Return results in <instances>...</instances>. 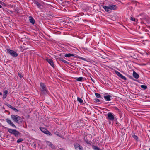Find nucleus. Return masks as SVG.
<instances>
[{
    "label": "nucleus",
    "instance_id": "1",
    "mask_svg": "<svg viewBox=\"0 0 150 150\" xmlns=\"http://www.w3.org/2000/svg\"><path fill=\"white\" fill-rule=\"evenodd\" d=\"M11 117L15 122L16 123H19L22 122V120L21 118L18 115H11Z\"/></svg>",
    "mask_w": 150,
    "mask_h": 150
},
{
    "label": "nucleus",
    "instance_id": "2",
    "mask_svg": "<svg viewBox=\"0 0 150 150\" xmlns=\"http://www.w3.org/2000/svg\"><path fill=\"white\" fill-rule=\"evenodd\" d=\"M40 85L41 87L40 93L42 94H46L47 93V90L46 86L42 83H40Z\"/></svg>",
    "mask_w": 150,
    "mask_h": 150
},
{
    "label": "nucleus",
    "instance_id": "3",
    "mask_svg": "<svg viewBox=\"0 0 150 150\" xmlns=\"http://www.w3.org/2000/svg\"><path fill=\"white\" fill-rule=\"evenodd\" d=\"M8 131L9 133L13 134L16 137H18L20 136V133L19 132L15 129H9Z\"/></svg>",
    "mask_w": 150,
    "mask_h": 150
},
{
    "label": "nucleus",
    "instance_id": "4",
    "mask_svg": "<svg viewBox=\"0 0 150 150\" xmlns=\"http://www.w3.org/2000/svg\"><path fill=\"white\" fill-rule=\"evenodd\" d=\"M40 129L42 131V132L45 134L49 136H50L52 135V134L50 132L48 131L45 128L40 127Z\"/></svg>",
    "mask_w": 150,
    "mask_h": 150
},
{
    "label": "nucleus",
    "instance_id": "5",
    "mask_svg": "<svg viewBox=\"0 0 150 150\" xmlns=\"http://www.w3.org/2000/svg\"><path fill=\"white\" fill-rule=\"evenodd\" d=\"M7 51L12 56L17 57L18 55V54L13 50L8 49H7Z\"/></svg>",
    "mask_w": 150,
    "mask_h": 150
},
{
    "label": "nucleus",
    "instance_id": "6",
    "mask_svg": "<svg viewBox=\"0 0 150 150\" xmlns=\"http://www.w3.org/2000/svg\"><path fill=\"white\" fill-rule=\"evenodd\" d=\"M74 146L76 150H82V147L79 144L76 143L74 144Z\"/></svg>",
    "mask_w": 150,
    "mask_h": 150
},
{
    "label": "nucleus",
    "instance_id": "7",
    "mask_svg": "<svg viewBox=\"0 0 150 150\" xmlns=\"http://www.w3.org/2000/svg\"><path fill=\"white\" fill-rule=\"evenodd\" d=\"M107 115L108 119L110 120H113L114 119V115H113L112 113H108Z\"/></svg>",
    "mask_w": 150,
    "mask_h": 150
},
{
    "label": "nucleus",
    "instance_id": "8",
    "mask_svg": "<svg viewBox=\"0 0 150 150\" xmlns=\"http://www.w3.org/2000/svg\"><path fill=\"white\" fill-rule=\"evenodd\" d=\"M110 10H115L117 8V6L111 4L109 5Z\"/></svg>",
    "mask_w": 150,
    "mask_h": 150
},
{
    "label": "nucleus",
    "instance_id": "9",
    "mask_svg": "<svg viewBox=\"0 0 150 150\" xmlns=\"http://www.w3.org/2000/svg\"><path fill=\"white\" fill-rule=\"evenodd\" d=\"M6 121L7 123L10 125L11 126L14 127H15V128H16V127L15 125L11 121V120L8 119H6Z\"/></svg>",
    "mask_w": 150,
    "mask_h": 150
},
{
    "label": "nucleus",
    "instance_id": "10",
    "mask_svg": "<svg viewBox=\"0 0 150 150\" xmlns=\"http://www.w3.org/2000/svg\"><path fill=\"white\" fill-rule=\"evenodd\" d=\"M46 60L53 67H54V65L53 60L51 59L48 58L46 59Z\"/></svg>",
    "mask_w": 150,
    "mask_h": 150
},
{
    "label": "nucleus",
    "instance_id": "11",
    "mask_svg": "<svg viewBox=\"0 0 150 150\" xmlns=\"http://www.w3.org/2000/svg\"><path fill=\"white\" fill-rule=\"evenodd\" d=\"M115 72L117 75L122 79L125 80L126 79V78L121 74L120 72L117 71H116Z\"/></svg>",
    "mask_w": 150,
    "mask_h": 150
},
{
    "label": "nucleus",
    "instance_id": "12",
    "mask_svg": "<svg viewBox=\"0 0 150 150\" xmlns=\"http://www.w3.org/2000/svg\"><path fill=\"white\" fill-rule=\"evenodd\" d=\"M133 75L134 77L136 79H138L139 77V75L134 71L133 72Z\"/></svg>",
    "mask_w": 150,
    "mask_h": 150
},
{
    "label": "nucleus",
    "instance_id": "13",
    "mask_svg": "<svg viewBox=\"0 0 150 150\" xmlns=\"http://www.w3.org/2000/svg\"><path fill=\"white\" fill-rule=\"evenodd\" d=\"M111 96L110 95H108L106 96H105L104 98L105 100L106 101H110L111 100L110 99Z\"/></svg>",
    "mask_w": 150,
    "mask_h": 150
},
{
    "label": "nucleus",
    "instance_id": "14",
    "mask_svg": "<svg viewBox=\"0 0 150 150\" xmlns=\"http://www.w3.org/2000/svg\"><path fill=\"white\" fill-rule=\"evenodd\" d=\"M29 20L30 22H31L32 24H33L35 23V20L31 16H30L29 17Z\"/></svg>",
    "mask_w": 150,
    "mask_h": 150
},
{
    "label": "nucleus",
    "instance_id": "15",
    "mask_svg": "<svg viewBox=\"0 0 150 150\" xmlns=\"http://www.w3.org/2000/svg\"><path fill=\"white\" fill-rule=\"evenodd\" d=\"M103 8L105 10L108 12H109L110 11V10L109 6H103Z\"/></svg>",
    "mask_w": 150,
    "mask_h": 150
},
{
    "label": "nucleus",
    "instance_id": "16",
    "mask_svg": "<svg viewBox=\"0 0 150 150\" xmlns=\"http://www.w3.org/2000/svg\"><path fill=\"white\" fill-rule=\"evenodd\" d=\"M8 91L7 90H5L4 91V94H3V98H5L7 96V95L8 94Z\"/></svg>",
    "mask_w": 150,
    "mask_h": 150
},
{
    "label": "nucleus",
    "instance_id": "17",
    "mask_svg": "<svg viewBox=\"0 0 150 150\" xmlns=\"http://www.w3.org/2000/svg\"><path fill=\"white\" fill-rule=\"evenodd\" d=\"M64 56L66 57H69L71 56H74V55L73 54L69 53L65 54Z\"/></svg>",
    "mask_w": 150,
    "mask_h": 150
},
{
    "label": "nucleus",
    "instance_id": "18",
    "mask_svg": "<svg viewBox=\"0 0 150 150\" xmlns=\"http://www.w3.org/2000/svg\"><path fill=\"white\" fill-rule=\"evenodd\" d=\"M93 148L94 150H102L100 149L98 147L96 146H94L93 147Z\"/></svg>",
    "mask_w": 150,
    "mask_h": 150
},
{
    "label": "nucleus",
    "instance_id": "19",
    "mask_svg": "<svg viewBox=\"0 0 150 150\" xmlns=\"http://www.w3.org/2000/svg\"><path fill=\"white\" fill-rule=\"evenodd\" d=\"M76 80L78 81H81L83 79V78L82 77H79V78H76Z\"/></svg>",
    "mask_w": 150,
    "mask_h": 150
},
{
    "label": "nucleus",
    "instance_id": "20",
    "mask_svg": "<svg viewBox=\"0 0 150 150\" xmlns=\"http://www.w3.org/2000/svg\"><path fill=\"white\" fill-rule=\"evenodd\" d=\"M141 87L144 90L146 89L147 88V87L146 86L144 85H141Z\"/></svg>",
    "mask_w": 150,
    "mask_h": 150
},
{
    "label": "nucleus",
    "instance_id": "21",
    "mask_svg": "<svg viewBox=\"0 0 150 150\" xmlns=\"http://www.w3.org/2000/svg\"><path fill=\"white\" fill-rule=\"evenodd\" d=\"M77 100L80 103H82L83 102V100L79 97L77 98Z\"/></svg>",
    "mask_w": 150,
    "mask_h": 150
},
{
    "label": "nucleus",
    "instance_id": "22",
    "mask_svg": "<svg viewBox=\"0 0 150 150\" xmlns=\"http://www.w3.org/2000/svg\"><path fill=\"white\" fill-rule=\"evenodd\" d=\"M23 140L22 138H19L18 140H17V142L18 143H19L21 142Z\"/></svg>",
    "mask_w": 150,
    "mask_h": 150
},
{
    "label": "nucleus",
    "instance_id": "23",
    "mask_svg": "<svg viewBox=\"0 0 150 150\" xmlns=\"http://www.w3.org/2000/svg\"><path fill=\"white\" fill-rule=\"evenodd\" d=\"M95 95L98 98H100V95L99 93H95Z\"/></svg>",
    "mask_w": 150,
    "mask_h": 150
},
{
    "label": "nucleus",
    "instance_id": "24",
    "mask_svg": "<svg viewBox=\"0 0 150 150\" xmlns=\"http://www.w3.org/2000/svg\"><path fill=\"white\" fill-rule=\"evenodd\" d=\"M35 3L38 7H40L41 6L40 4L38 2L36 1Z\"/></svg>",
    "mask_w": 150,
    "mask_h": 150
},
{
    "label": "nucleus",
    "instance_id": "25",
    "mask_svg": "<svg viewBox=\"0 0 150 150\" xmlns=\"http://www.w3.org/2000/svg\"><path fill=\"white\" fill-rule=\"evenodd\" d=\"M62 62H63L64 63L69 64V62L65 60H62Z\"/></svg>",
    "mask_w": 150,
    "mask_h": 150
},
{
    "label": "nucleus",
    "instance_id": "26",
    "mask_svg": "<svg viewBox=\"0 0 150 150\" xmlns=\"http://www.w3.org/2000/svg\"><path fill=\"white\" fill-rule=\"evenodd\" d=\"M46 144H47V145H48L49 146L50 144H51V143L49 141H46Z\"/></svg>",
    "mask_w": 150,
    "mask_h": 150
},
{
    "label": "nucleus",
    "instance_id": "27",
    "mask_svg": "<svg viewBox=\"0 0 150 150\" xmlns=\"http://www.w3.org/2000/svg\"><path fill=\"white\" fill-rule=\"evenodd\" d=\"M13 110L15 111L16 112H17L18 111V110L17 109H16L14 107H13Z\"/></svg>",
    "mask_w": 150,
    "mask_h": 150
},
{
    "label": "nucleus",
    "instance_id": "28",
    "mask_svg": "<svg viewBox=\"0 0 150 150\" xmlns=\"http://www.w3.org/2000/svg\"><path fill=\"white\" fill-rule=\"evenodd\" d=\"M133 137L136 140H137L138 139L137 137L135 135H134L133 136Z\"/></svg>",
    "mask_w": 150,
    "mask_h": 150
},
{
    "label": "nucleus",
    "instance_id": "29",
    "mask_svg": "<svg viewBox=\"0 0 150 150\" xmlns=\"http://www.w3.org/2000/svg\"><path fill=\"white\" fill-rule=\"evenodd\" d=\"M131 20L132 21H135V19L134 18L131 17Z\"/></svg>",
    "mask_w": 150,
    "mask_h": 150
},
{
    "label": "nucleus",
    "instance_id": "30",
    "mask_svg": "<svg viewBox=\"0 0 150 150\" xmlns=\"http://www.w3.org/2000/svg\"><path fill=\"white\" fill-rule=\"evenodd\" d=\"M49 146H50V147H51L52 148H53V144H52L51 143V144H50L49 145Z\"/></svg>",
    "mask_w": 150,
    "mask_h": 150
},
{
    "label": "nucleus",
    "instance_id": "31",
    "mask_svg": "<svg viewBox=\"0 0 150 150\" xmlns=\"http://www.w3.org/2000/svg\"><path fill=\"white\" fill-rule=\"evenodd\" d=\"M10 108H11V109H13V107L12 106L9 105V106H8Z\"/></svg>",
    "mask_w": 150,
    "mask_h": 150
},
{
    "label": "nucleus",
    "instance_id": "32",
    "mask_svg": "<svg viewBox=\"0 0 150 150\" xmlns=\"http://www.w3.org/2000/svg\"><path fill=\"white\" fill-rule=\"evenodd\" d=\"M18 75L20 78H21L22 77L21 75L19 73H18Z\"/></svg>",
    "mask_w": 150,
    "mask_h": 150
},
{
    "label": "nucleus",
    "instance_id": "33",
    "mask_svg": "<svg viewBox=\"0 0 150 150\" xmlns=\"http://www.w3.org/2000/svg\"><path fill=\"white\" fill-rule=\"evenodd\" d=\"M59 59L60 60V61H62V60H63V59L62 58H59Z\"/></svg>",
    "mask_w": 150,
    "mask_h": 150
},
{
    "label": "nucleus",
    "instance_id": "34",
    "mask_svg": "<svg viewBox=\"0 0 150 150\" xmlns=\"http://www.w3.org/2000/svg\"><path fill=\"white\" fill-rule=\"evenodd\" d=\"M80 58L82 60H84V58Z\"/></svg>",
    "mask_w": 150,
    "mask_h": 150
},
{
    "label": "nucleus",
    "instance_id": "35",
    "mask_svg": "<svg viewBox=\"0 0 150 150\" xmlns=\"http://www.w3.org/2000/svg\"><path fill=\"white\" fill-rule=\"evenodd\" d=\"M59 150H65L64 149H60Z\"/></svg>",
    "mask_w": 150,
    "mask_h": 150
},
{
    "label": "nucleus",
    "instance_id": "36",
    "mask_svg": "<svg viewBox=\"0 0 150 150\" xmlns=\"http://www.w3.org/2000/svg\"><path fill=\"white\" fill-rule=\"evenodd\" d=\"M96 101H99V100L98 99H97L96 100Z\"/></svg>",
    "mask_w": 150,
    "mask_h": 150
},
{
    "label": "nucleus",
    "instance_id": "37",
    "mask_svg": "<svg viewBox=\"0 0 150 150\" xmlns=\"http://www.w3.org/2000/svg\"><path fill=\"white\" fill-rule=\"evenodd\" d=\"M2 95V93H1L0 92V95Z\"/></svg>",
    "mask_w": 150,
    "mask_h": 150
},
{
    "label": "nucleus",
    "instance_id": "38",
    "mask_svg": "<svg viewBox=\"0 0 150 150\" xmlns=\"http://www.w3.org/2000/svg\"><path fill=\"white\" fill-rule=\"evenodd\" d=\"M149 150H150V148H149Z\"/></svg>",
    "mask_w": 150,
    "mask_h": 150
}]
</instances>
